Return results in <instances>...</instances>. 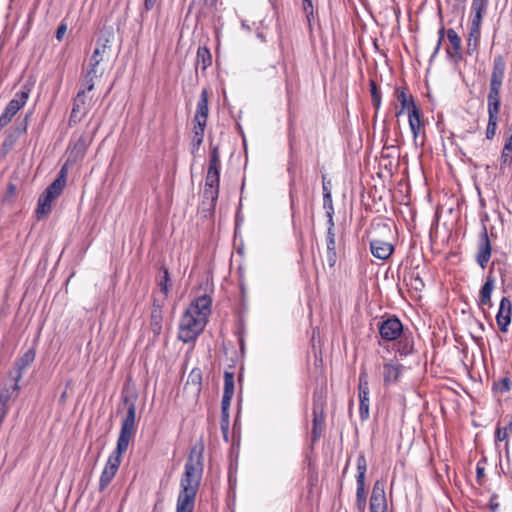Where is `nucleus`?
<instances>
[{
    "label": "nucleus",
    "mask_w": 512,
    "mask_h": 512,
    "mask_svg": "<svg viewBox=\"0 0 512 512\" xmlns=\"http://www.w3.org/2000/svg\"><path fill=\"white\" fill-rule=\"evenodd\" d=\"M207 321L186 310L180 319L178 339L184 343L194 342L203 332Z\"/></svg>",
    "instance_id": "4"
},
{
    "label": "nucleus",
    "mask_w": 512,
    "mask_h": 512,
    "mask_svg": "<svg viewBox=\"0 0 512 512\" xmlns=\"http://www.w3.org/2000/svg\"><path fill=\"white\" fill-rule=\"evenodd\" d=\"M101 42V39H98L97 41V47L95 48L91 58H90V63H89V68H93L94 70H96V67L100 64V62L102 61V56L101 54L104 53L106 47H107V43L109 42L108 39L105 40L104 43L100 44Z\"/></svg>",
    "instance_id": "35"
},
{
    "label": "nucleus",
    "mask_w": 512,
    "mask_h": 512,
    "mask_svg": "<svg viewBox=\"0 0 512 512\" xmlns=\"http://www.w3.org/2000/svg\"><path fill=\"white\" fill-rule=\"evenodd\" d=\"M326 259L329 267L334 268L338 259L335 232H326Z\"/></svg>",
    "instance_id": "24"
},
{
    "label": "nucleus",
    "mask_w": 512,
    "mask_h": 512,
    "mask_svg": "<svg viewBox=\"0 0 512 512\" xmlns=\"http://www.w3.org/2000/svg\"><path fill=\"white\" fill-rule=\"evenodd\" d=\"M96 73H97V71L94 70L93 68L87 69V71L84 75L83 81H82L83 88L81 89V90H85V93L93 90L94 79L97 77Z\"/></svg>",
    "instance_id": "39"
},
{
    "label": "nucleus",
    "mask_w": 512,
    "mask_h": 512,
    "mask_svg": "<svg viewBox=\"0 0 512 512\" xmlns=\"http://www.w3.org/2000/svg\"><path fill=\"white\" fill-rule=\"evenodd\" d=\"M157 0H144V9L146 12L152 10Z\"/></svg>",
    "instance_id": "63"
},
{
    "label": "nucleus",
    "mask_w": 512,
    "mask_h": 512,
    "mask_svg": "<svg viewBox=\"0 0 512 512\" xmlns=\"http://www.w3.org/2000/svg\"><path fill=\"white\" fill-rule=\"evenodd\" d=\"M138 395L133 393L131 396L122 395L123 403L127 404L126 416L122 419L121 429L117 439V444L128 448L131 439L136 433V400Z\"/></svg>",
    "instance_id": "3"
},
{
    "label": "nucleus",
    "mask_w": 512,
    "mask_h": 512,
    "mask_svg": "<svg viewBox=\"0 0 512 512\" xmlns=\"http://www.w3.org/2000/svg\"><path fill=\"white\" fill-rule=\"evenodd\" d=\"M512 305L508 297H503L500 301L499 309L496 315V322L501 332L505 333L511 323Z\"/></svg>",
    "instance_id": "17"
},
{
    "label": "nucleus",
    "mask_w": 512,
    "mask_h": 512,
    "mask_svg": "<svg viewBox=\"0 0 512 512\" xmlns=\"http://www.w3.org/2000/svg\"><path fill=\"white\" fill-rule=\"evenodd\" d=\"M85 100V90H79L76 97L73 99V107L68 121L70 127L79 123L85 115V112H81V108L85 105Z\"/></svg>",
    "instance_id": "21"
},
{
    "label": "nucleus",
    "mask_w": 512,
    "mask_h": 512,
    "mask_svg": "<svg viewBox=\"0 0 512 512\" xmlns=\"http://www.w3.org/2000/svg\"><path fill=\"white\" fill-rule=\"evenodd\" d=\"M327 216V232H335L334 213L328 211Z\"/></svg>",
    "instance_id": "55"
},
{
    "label": "nucleus",
    "mask_w": 512,
    "mask_h": 512,
    "mask_svg": "<svg viewBox=\"0 0 512 512\" xmlns=\"http://www.w3.org/2000/svg\"><path fill=\"white\" fill-rule=\"evenodd\" d=\"M447 38L449 40L450 45L446 47V55L448 60L453 62L454 64H459L462 60L461 54V38L456 33V31L452 28L447 30Z\"/></svg>",
    "instance_id": "14"
},
{
    "label": "nucleus",
    "mask_w": 512,
    "mask_h": 512,
    "mask_svg": "<svg viewBox=\"0 0 512 512\" xmlns=\"http://www.w3.org/2000/svg\"><path fill=\"white\" fill-rule=\"evenodd\" d=\"M220 178L206 174L205 187L203 191V206L212 213L214 212L219 197Z\"/></svg>",
    "instance_id": "10"
},
{
    "label": "nucleus",
    "mask_w": 512,
    "mask_h": 512,
    "mask_svg": "<svg viewBox=\"0 0 512 512\" xmlns=\"http://www.w3.org/2000/svg\"><path fill=\"white\" fill-rule=\"evenodd\" d=\"M212 299L209 295H202L191 302L186 309L198 317H203L207 321L208 315L211 313Z\"/></svg>",
    "instance_id": "19"
},
{
    "label": "nucleus",
    "mask_w": 512,
    "mask_h": 512,
    "mask_svg": "<svg viewBox=\"0 0 512 512\" xmlns=\"http://www.w3.org/2000/svg\"><path fill=\"white\" fill-rule=\"evenodd\" d=\"M325 407H326V396L322 390L316 389L313 392V407H312V432H311V443L314 445L317 443L325 429Z\"/></svg>",
    "instance_id": "5"
},
{
    "label": "nucleus",
    "mask_w": 512,
    "mask_h": 512,
    "mask_svg": "<svg viewBox=\"0 0 512 512\" xmlns=\"http://www.w3.org/2000/svg\"><path fill=\"white\" fill-rule=\"evenodd\" d=\"M162 322H163V314L151 312L150 315V329L153 333V340L156 341L157 338L162 333Z\"/></svg>",
    "instance_id": "34"
},
{
    "label": "nucleus",
    "mask_w": 512,
    "mask_h": 512,
    "mask_svg": "<svg viewBox=\"0 0 512 512\" xmlns=\"http://www.w3.org/2000/svg\"><path fill=\"white\" fill-rule=\"evenodd\" d=\"M396 341V352L400 356L406 357L415 352L414 336L410 329L406 328L404 333H402Z\"/></svg>",
    "instance_id": "20"
},
{
    "label": "nucleus",
    "mask_w": 512,
    "mask_h": 512,
    "mask_svg": "<svg viewBox=\"0 0 512 512\" xmlns=\"http://www.w3.org/2000/svg\"><path fill=\"white\" fill-rule=\"evenodd\" d=\"M212 64V54L207 46H199L196 54V68L200 67L202 72Z\"/></svg>",
    "instance_id": "29"
},
{
    "label": "nucleus",
    "mask_w": 512,
    "mask_h": 512,
    "mask_svg": "<svg viewBox=\"0 0 512 512\" xmlns=\"http://www.w3.org/2000/svg\"><path fill=\"white\" fill-rule=\"evenodd\" d=\"M67 167L64 165L57 178L44 190L45 192H51V196L57 198L63 191L66 185Z\"/></svg>",
    "instance_id": "25"
},
{
    "label": "nucleus",
    "mask_w": 512,
    "mask_h": 512,
    "mask_svg": "<svg viewBox=\"0 0 512 512\" xmlns=\"http://www.w3.org/2000/svg\"><path fill=\"white\" fill-rule=\"evenodd\" d=\"M413 287L417 291H421L425 287V283L419 275H416L412 278Z\"/></svg>",
    "instance_id": "53"
},
{
    "label": "nucleus",
    "mask_w": 512,
    "mask_h": 512,
    "mask_svg": "<svg viewBox=\"0 0 512 512\" xmlns=\"http://www.w3.org/2000/svg\"><path fill=\"white\" fill-rule=\"evenodd\" d=\"M35 355V350L29 349L19 359L16 360V375H11L12 379L15 382L14 385L12 386V392H17L19 390L18 382L22 378V371L34 361Z\"/></svg>",
    "instance_id": "18"
},
{
    "label": "nucleus",
    "mask_w": 512,
    "mask_h": 512,
    "mask_svg": "<svg viewBox=\"0 0 512 512\" xmlns=\"http://www.w3.org/2000/svg\"><path fill=\"white\" fill-rule=\"evenodd\" d=\"M229 426L230 425H225L223 423H220L221 432H222L223 439H224L225 442H229V437H228Z\"/></svg>",
    "instance_id": "60"
},
{
    "label": "nucleus",
    "mask_w": 512,
    "mask_h": 512,
    "mask_svg": "<svg viewBox=\"0 0 512 512\" xmlns=\"http://www.w3.org/2000/svg\"><path fill=\"white\" fill-rule=\"evenodd\" d=\"M439 16H440V27L438 29V40H437V44L435 46V49L430 57V62H432L434 60V58L438 55L440 49H441V45H442V42L445 38V35H447V30H445V27H444V24H443V16H442V11H441V8H439Z\"/></svg>",
    "instance_id": "36"
},
{
    "label": "nucleus",
    "mask_w": 512,
    "mask_h": 512,
    "mask_svg": "<svg viewBox=\"0 0 512 512\" xmlns=\"http://www.w3.org/2000/svg\"><path fill=\"white\" fill-rule=\"evenodd\" d=\"M404 366L397 362H387L383 364V384L384 386L388 387L394 384H397L402 372H403Z\"/></svg>",
    "instance_id": "16"
},
{
    "label": "nucleus",
    "mask_w": 512,
    "mask_h": 512,
    "mask_svg": "<svg viewBox=\"0 0 512 512\" xmlns=\"http://www.w3.org/2000/svg\"><path fill=\"white\" fill-rule=\"evenodd\" d=\"M369 379L368 373L365 368H361L358 383V397H359V416L362 421H366L369 416Z\"/></svg>",
    "instance_id": "9"
},
{
    "label": "nucleus",
    "mask_w": 512,
    "mask_h": 512,
    "mask_svg": "<svg viewBox=\"0 0 512 512\" xmlns=\"http://www.w3.org/2000/svg\"><path fill=\"white\" fill-rule=\"evenodd\" d=\"M510 432H512V416L510 417V420L505 427H503V428L497 427V429L495 431L496 441L507 440Z\"/></svg>",
    "instance_id": "45"
},
{
    "label": "nucleus",
    "mask_w": 512,
    "mask_h": 512,
    "mask_svg": "<svg viewBox=\"0 0 512 512\" xmlns=\"http://www.w3.org/2000/svg\"><path fill=\"white\" fill-rule=\"evenodd\" d=\"M367 471V461L363 453H360L357 457V475L356 480L365 481V475Z\"/></svg>",
    "instance_id": "43"
},
{
    "label": "nucleus",
    "mask_w": 512,
    "mask_h": 512,
    "mask_svg": "<svg viewBox=\"0 0 512 512\" xmlns=\"http://www.w3.org/2000/svg\"><path fill=\"white\" fill-rule=\"evenodd\" d=\"M151 312H156V313L163 314V312H162V304H160L156 299H154Z\"/></svg>",
    "instance_id": "64"
},
{
    "label": "nucleus",
    "mask_w": 512,
    "mask_h": 512,
    "mask_svg": "<svg viewBox=\"0 0 512 512\" xmlns=\"http://www.w3.org/2000/svg\"><path fill=\"white\" fill-rule=\"evenodd\" d=\"M11 396L12 392L7 388L0 391V420H4L8 412L7 403L11 399Z\"/></svg>",
    "instance_id": "38"
},
{
    "label": "nucleus",
    "mask_w": 512,
    "mask_h": 512,
    "mask_svg": "<svg viewBox=\"0 0 512 512\" xmlns=\"http://www.w3.org/2000/svg\"><path fill=\"white\" fill-rule=\"evenodd\" d=\"M128 448L116 444V448L108 457L105 467L100 475L99 479V491L103 492L115 477L120 464L122 454L127 451Z\"/></svg>",
    "instance_id": "7"
},
{
    "label": "nucleus",
    "mask_w": 512,
    "mask_h": 512,
    "mask_svg": "<svg viewBox=\"0 0 512 512\" xmlns=\"http://www.w3.org/2000/svg\"><path fill=\"white\" fill-rule=\"evenodd\" d=\"M204 444L196 443L190 450L184 472L180 479V491L176 512H193L196 496L200 487L204 469Z\"/></svg>",
    "instance_id": "1"
},
{
    "label": "nucleus",
    "mask_w": 512,
    "mask_h": 512,
    "mask_svg": "<svg viewBox=\"0 0 512 512\" xmlns=\"http://www.w3.org/2000/svg\"><path fill=\"white\" fill-rule=\"evenodd\" d=\"M484 476H485V466L484 465H476V481L479 485H482Z\"/></svg>",
    "instance_id": "52"
},
{
    "label": "nucleus",
    "mask_w": 512,
    "mask_h": 512,
    "mask_svg": "<svg viewBox=\"0 0 512 512\" xmlns=\"http://www.w3.org/2000/svg\"><path fill=\"white\" fill-rule=\"evenodd\" d=\"M370 92L372 98V105L377 111L381 106L382 96L381 91L374 80H370Z\"/></svg>",
    "instance_id": "41"
},
{
    "label": "nucleus",
    "mask_w": 512,
    "mask_h": 512,
    "mask_svg": "<svg viewBox=\"0 0 512 512\" xmlns=\"http://www.w3.org/2000/svg\"><path fill=\"white\" fill-rule=\"evenodd\" d=\"M87 148L88 143L86 138L83 136L79 137L77 141L73 144V146L69 147V160L72 159L73 161H77L79 159H82L86 153Z\"/></svg>",
    "instance_id": "31"
},
{
    "label": "nucleus",
    "mask_w": 512,
    "mask_h": 512,
    "mask_svg": "<svg viewBox=\"0 0 512 512\" xmlns=\"http://www.w3.org/2000/svg\"><path fill=\"white\" fill-rule=\"evenodd\" d=\"M202 4L209 9H213L217 6L219 0H200Z\"/></svg>",
    "instance_id": "62"
},
{
    "label": "nucleus",
    "mask_w": 512,
    "mask_h": 512,
    "mask_svg": "<svg viewBox=\"0 0 512 512\" xmlns=\"http://www.w3.org/2000/svg\"><path fill=\"white\" fill-rule=\"evenodd\" d=\"M220 423L230 425V413L229 409H221V420Z\"/></svg>",
    "instance_id": "57"
},
{
    "label": "nucleus",
    "mask_w": 512,
    "mask_h": 512,
    "mask_svg": "<svg viewBox=\"0 0 512 512\" xmlns=\"http://www.w3.org/2000/svg\"><path fill=\"white\" fill-rule=\"evenodd\" d=\"M495 279L491 272L487 275L486 281L480 289L479 293V306L491 305V294L494 289Z\"/></svg>",
    "instance_id": "26"
},
{
    "label": "nucleus",
    "mask_w": 512,
    "mask_h": 512,
    "mask_svg": "<svg viewBox=\"0 0 512 512\" xmlns=\"http://www.w3.org/2000/svg\"><path fill=\"white\" fill-rule=\"evenodd\" d=\"M489 0H472L471 10L472 18L470 25L469 38L467 43V53H470L472 46V38H475V44L473 50L477 49L481 36V23L483 15L486 13L488 8Z\"/></svg>",
    "instance_id": "6"
},
{
    "label": "nucleus",
    "mask_w": 512,
    "mask_h": 512,
    "mask_svg": "<svg viewBox=\"0 0 512 512\" xmlns=\"http://www.w3.org/2000/svg\"><path fill=\"white\" fill-rule=\"evenodd\" d=\"M160 270L163 273V276H162L161 280L159 281L158 285L160 287L161 292H163L164 297L166 298L169 293L168 283L170 281V274H169L168 268L165 266H161Z\"/></svg>",
    "instance_id": "44"
},
{
    "label": "nucleus",
    "mask_w": 512,
    "mask_h": 512,
    "mask_svg": "<svg viewBox=\"0 0 512 512\" xmlns=\"http://www.w3.org/2000/svg\"><path fill=\"white\" fill-rule=\"evenodd\" d=\"M208 165H221L218 146H213L211 148Z\"/></svg>",
    "instance_id": "47"
},
{
    "label": "nucleus",
    "mask_w": 512,
    "mask_h": 512,
    "mask_svg": "<svg viewBox=\"0 0 512 512\" xmlns=\"http://www.w3.org/2000/svg\"><path fill=\"white\" fill-rule=\"evenodd\" d=\"M56 199L51 196V192H43L38 199L36 214L38 219H42L44 216H47L52 209V201Z\"/></svg>",
    "instance_id": "27"
},
{
    "label": "nucleus",
    "mask_w": 512,
    "mask_h": 512,
    "mask_svg": "<svg viewBox=\"0 0 512 512\" xmlns=\"http://www.w3.org/2000/svg\"><path fill=\"white\" fill-rule=\"evenodd\" d=\"M370 512H387V499L384 485L380 481L374 483L369 502Z\"/></svg>",
    "instance_id": "13"
},
{
    "label": "nucleus",
    "mask_w": 512,
    "mask_h": 512,
    "mask_svg": "<svg viewBox=\"0 0 512 512\" xmlns=\"http://www.w3.org/2000/svg\"><path fill=\"white\" fill-rule=\"evenodd\" d=\"M228 484L230 490L234 491L237 485V470L231 465L228 471Z\"/></svg>",
    "instance_id": "46"
},
{
    "label": "nucleus",
    "mask_w": 512,
    "mask_h": 512,
    "mask_svg": "<svg viewBox=\"0 0 512 512\" xmlns=\"http://www.w3.org/2000/svg\"><path fill=\"white\" fill-rule=\"evenodd\" d=\"M206 124L204 123H194L193 127V138L191 143V153L195 154L200 146L203 143L204 132H205Z\"/></svg>",
    "instance_id": "32"
},
{
    "label": "nucleus",
    "mask_w": 512,
    "mask_h": 512,
    "mask_svg": "<svg viewBox=\"0 0 512 512\" xmlns=\"http://www.w3.org/2000/svg\"><path fill=\"white\" fill-rule=\"evenodd\" d=\"M370 251L375 258L386 260L393 253L394 247L386 241L373 239L370 241Z\"/></svg>",
    "instance_id": "22"
},
{
    "label": "nucleus",
    "mask_w": 512,
    "mask_h": 512,
    "mask_svg": "<svg viewBox=\"0 0 512 512\" xmlns=\"http://www.w3.org/2000/svg\"><path fill=\"white\" fill-rule=\"evenodd\" d=\"M512 166V139L507 138L500 155V170L505 171L506 168Z\"/></svg>",
    "instance_id": "33"
},
{
    "label": "nucleus",
    "mask_w": 512,
    "mask_h": 512,
    "mask_svg": "<svg viewBox=\"0 0 512 512\" xmlns=\"http://www.w3.org/2000/svg\"><path fill=\"white\" fill-rule=\"evenodd\" d=\"M27 129V124H26V120L23 121L22 124L20 125H17L16 127H14V131L7 134L3 143H2V148L4 151L8 152L9 150H11L13 148V146L16 144L19 136L24 133Z\"/></svg>",
    "instance_id": "28"
},
{
    "label": "nucleus",
    "mask_w": 512,
    "mask_h": 512,
    "mask_svg": "<svg viewBox=\"0 0 512 512\" xmlns=\"http://www.w3.org/2000/svg\"><path fill=\"white\" fill-rule=\"evenodd\" d=\"M232 398L233 397L231 396L223 395L221 401V409H230Z\"/></svg>",
    "instance_id": "59"
},
{
    "label": "nucleus",
    "mask_w": 512,
    "mask_h": 512,
    "mask_svg": "<svg viewBox=\"0 0 512 512\" xmlns=\"http://www.w3.org/2000/svg\"><path fill=\"white\" fill-rule=\"evenodd\" d=\"M506 63L502 55H497L493 60V68L490 76L489 92L487 95L488 124L486 138L491 140L496 134L498 114L500 110V91L505 74Z\"/></svg>",
    "instance_id": "2"
},
{
    "label": "nucleus",
    "mask_w": 512,
    "mask_h": 512,
    "mask_svg": "<svg viewBox=\"0 0 512 512\" xmlns=\"http://www.w3.org/2000/svg\"><path fill=\"white\" fill-rule=\"evenodd\" d=\"M221 165H208L207 173L220 178Z\"/></svg>",
    "instance_id": "56"
},
{
    "label": "nucleus",
    "mask_w": 512,
    "mask_h": 512,
    "mask_svg": "<svg viewBox=\"0 0 512 512\" xmlns=\"http://www.w3.org/2000/svg\"><path fill=\"white\" fill-rule=\"evenodd\" d=\"M497 500H498V495L495 493L492 494L490 497V500H489V509L491 512H498L499 502Z\"/></svg>",
    "instance_id": "51"
},
{
    "label": "nucleus",
    "mask_w": 512,
    "mask_h": 512,
    "mask_svg": "<svg viewBox=\"0 0 512 512\" xmlns=\"http://www.w3.org/2000/svg\"><path fill=\"white\" fill-rule=\"evenodd\" d=\"M31 92V88L28 85H22L20 90L15 93V96L9 102H16L21 109L27 102L29 95Z\"/></svg>",
    "instance_id": "37"
},
{
    "label": "nucleus",
    "mask_w": 512,
    "mask_h": 512,
    "mask_svg": "<svg viewBox=\"0 0 512 512\" xmlns=\"http://www.w3.org/2000/svg\"><path fill=\"white\" fill-rule=\"evenodd\" d=\"M235 390L234 373L225 371L224 372V391L223 395L233 397Z\"/></svg>",
    "instance_id": "40"
},
{
    "label": "nucleus",
    "mask_w": 512,
    "mask_h": 512,
    "mask_svg": "<svg viewBox=\"0 0 512 512\" xmlns=\"http://www.w3.org/2000/svg\"><path fill=\"white\" fill-rule=\"evenodd\" d=\"M67 25L65 23H60V25L57 27L55 37L58 41H61L66 33Z\"/></svg>",
    "instance_id": "54"
},
{
    "label": "nucleus",
    "mask_w": 512,
    "mask_h": 512,
    "mask_svg": "<svg viewBox=\"0 0 512 512\" xmlns=\"http://www.w3.org/2000/svg\"><path fill=\"white\" fill-rule=\"evenodd\" d=\"M394 95L400 102V109L396 112V117L401 116L404 112H407L408 116L414 108H419L414 100L412 94H409L406 87H396Z\"/></svg>",
    "instance_id": "15"
},
{
    "label": "nucleus",
    "mask_w": 512,
    "mask_h": 512,
    "mask_svg": "<svg viewBox=\"0 0 512 512\" xmlns=\"http://www.w3.org/2000/svg\"><path fill=\"white\" fill-rule=\"evenodd\" d=\"M377 327L381 339L387 342L396 341L405 331L401 320L395 315H388L386 318H382L378 322Z\"/></svg>",
    "instance_id": "8"
},
{
    "label": "nucleus",
    "mask_w": 512,
    "mask_h": 512,
    "mask_svg": "<svg viewBox=\"0 0 512 512\" xmlns=\"http://www.w3.org/2000/svg\"><path fill=\"white\" fill-rule=\"evenodd\" d=\"M457 3L453 5V12L461 11L462 14H464L465 6H464V0H456Z\"/></svg>",
    "instance_id": "61"
},
{
    "label": "nucleus",
    "mask_w": 512,
    "mask_h": 512,
    "mask_svg": "<svg viewBox=\"0 0 512 512\" xmlns=\"http://www.w3.org/2000/svg\"><path fill=\"white\" fill-rule=\"evenodd\" d=\"M356 483H357L356 498H366L365 481L356 480Z\"/></svg>",
    "instance_id": "50"
},
{
    "label": "nucleus",
    "mask_w": 512,
    "mask_h": 512,
    "mask_svg": "<svg viewBox=\"0 0 512 512\" xmlns=\"http://www.w3.org/2000/svg\"><path fill=\"white\" fill-rule=\"evenodd\" d=\"M303 10L306 14L307 20L310 22L313 16V4L312 0H303Z\"/></svg>",
    "instance_id": "49"
},
{
    "label": "nucleus",
    "mask_w": 512,
    "mask_h": 512,
    "mask_svg": "<svg viewBox=\"0 0 512 512\" xmlns=\"http://www.w3.org/2000/svg\"><path fill=\"white\" fill-rule=\"evenodd\" d=\"M510 386H511V380L509 377L506 376V377L500 378L497 381H494L493 385H492V390L494 392L504 394V393L510 391Z\"/></svg>",
    "instance_id": "42"
},
{
    "label": "nucleus",
    "mask_w": 512,
    "mask_h": 512,
    "mask_svg": "<svg viewBox=\"0 0 512 512\" xmlns=\"http://www.w3.org/2000/svg\"><path fill=\"white\" fill-rule=\"evenodd\" d=\"M323 208L326 214L329 212L334 213L333 201L331 193H324L323 196Z\"/></svg>",
    "instance_id": "48"
},
{
    "label": "nucleus",
    "mask_w": 512,
    "mask_h": 512,
    "mask_svg": "<svg viewBox=\"0 0 512 512\" xmlns=\"http://www.w3.org/2000/svg\"><path fill=\"white\" fill-rule=\"evenodd\" d=\"M491 253V242L488 236L487 228L485 225H483L479 235L478 251L476 254V262L482 269L486 268L490 260Z\"/></svg>",
    "instance_id": "12"
},
{
    "label": "nucleus",
    "mask_w": 512,
    "mask_h": 512,
    "mask_svg": "<svg viewBox=\"0 0 512 512\" xmlns=\"http://www.w3.org/2000/svg\"><path fill=\"white\" fill-rule=\"evenodd\" d=\"M355 506L359 512H365L366 498H356Z\"/></svg>",
    "instance_id": "58"
},
{
    "label": "nucleus",
    "mask_w": 512,
    "mask_h": 512,
    "mask_svg": "<svg viewBox=\"0 0 512 512\" xmlns=\"http://www.w3.org/2000/svg\"><path fill=\"white\" fill-rule=\"evenodd\" d=\"M420 117H421L420 109L413 107L412 112L408 116V122H409L410 130L413 135V140H414L415 145H417V138L420 134L421 125H422Z\"/></svg>",
    "instance_id": "30"
},
{
    "label": "nucleus",
    "mask_w": 512,
    "mask_h": 512,
    "mask_svg": "<svg viewBox=\"0 0 512 512\" xmlns=\"http://www.w3.org/2000/svg\"><path fill=\"white\" fill-rule=\"evenodd\" d=\"M209 114L208 107V90L202 89L196 107V113L193 119L194 123H204L207 125V118Z\"/></svg>",
    "instance_id": "23"
},
{
    "label": "nucleus",
    "mask_w": 512,
    "mask_h": 512,
    "mask_svg": "<svg viewBox=\"0 0 512 512\" xmlns=\"http://www.w3.org/2000/svg\"><path fill=\"white\" fill-rule=\"evenodd\" d=\"M288 173L290 174V182H289V197H290V207L292 211V223L295 231H298L300 234L302 233V221L299 216L300 214V198L298 192L295 188V173L292 170L291 165L288 167Z\"/></svg>",
    "instance_id": "11"
}]
</instances>
